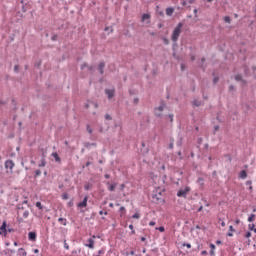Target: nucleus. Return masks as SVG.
<instances>
[{
	"label": "nucleus",
	"instance_id": "1",
	"mask_svg": "<svg viewBox=\"0 0 256 256\" xmlns=\"http://www.w3.org/2000/svg\"><path fill=\"white\" fill-rule=\"evenodd\" d=\"M181 29H183V22L178 23L172 32L171 40L173 41V43H177V41H179Z\"/></svg>",
	"mask_w": 256,
	"mask_h": 256
},
{
	"label": "nucleus",
	"instance_id": "2",
	"mask_svg": "<svg viewBox=\"0 0 256 256\" xmlns=\"http://www.w3.org/2000/svg\"><path fill=\"white\" fill-rule=\"evenodd\" d=\"M189 191H191V188L188 186L185 189H180L177 192V197H183L184 199H186L187 193H189Z\"/></svg>",
	"mask_w": 256,
	"mask_h": 256
},
{
	"label": "nucleus",
	"instance_id": "3",
	"mask_svg": "<svg viewBox=\"0 0 256 256\" xmlns=\"http://www.w3.org/2000/svg\"><path fill=\"white\" fill-rule=\"evenodd\" d=\"M161 192H156L152 194V199L155 203H163L165 200L161 197Z\"/></svg>",
	"mask_w": 256,
	"mask_h": 256
},
{
	"label": "nucleus",
	"instance_id": "4",
	"mask_svg": "<svg viewBox=\"0 0 256 256\" xmlns=\"http://www.w3.org/2000/svg\"><path fill=\"white\" fill-rule=\"evenodd\" d=\"M235 81H240L242 87H247V80L243 79V75L237 74L234 76Z\"/></svg>",
	"mask_w": 256,
	"mask_h": 256
},
{
	"label": "nucleus",
	"instance_id": "5",
	"mask_svg": "<svg viewBox=\"0 0 256 256\" xmlns=\"http://www.w3.org/2000/svg\"><path fill=\"white\" fill-rule=\"evenodd\" d=\"M0 235L7 237V221H4L0 226Z\"/></svg>",
	"mask_w": 256,
	"mask_h": 256
},
{
	"label": "nucleus",
	"instance_id": "6",
	"mask_svg": "<svg viewBox=\"0 0 256 256\" xmlns=\"http://www.w3.org/2000/svg\"><path fill=\"white\" fill-rule=\"evenodd\" d=\"M4 167L5 169H10V171H13V167H15V162H13V160H6Z\"/></svg>",
	"mask_w": 256,
	"mask_h": 256
},
{
	"label": "nucleus",
	"instance_id": "7",
	"mask_svg": "<svg viewBox=\"0 0 256 256\" xmlns=\"http://www.w3.org/2000/svg\"><path fill=\"white\" fill-rule=\"evenodd\" d=\"M98 72L100 73V75H105V61H101L99 64H98Z\"/></svg>",
	"mask_w": 256,
	"mask_h": 256
},
{
	"label": "nucleus",
	"instance_id": "8",
	"mask_svg": "<svg viewBox=\"0 0 256 256\" xmlns=\"http://www.w3.org/2000/svg\"><path fill=\"white\" fill-rule=\"evenodd\" d=\"M105 94L107 95L108 99H112L115 97V88L113 89H105Z\"/></svg>",
	"mask_w": 256,
	"mask_h": 256
},
{
	"label": "nucleus",
	"instance_id": "9",
	"mask_svg": "<svg viewBox=\"0 0 256 256\" xmlns=\"http://www.w3.org/2000/svg\"><path fill=\"white\" fill-rule=\"evenodd\" d=\"M28 239L29 241H37V232H29L28 233Z\"/></svg>",
	"mask_w": 256,
	"mask_h": 256
},
{
	"label": "nucleus",
	"instance_id": "10",
	"mask_svg": "<svg viewBox=\"0 0 256 256\" xmlns=\"http://www.w3.org/2000/svg\"><path fill=\"white\" fill-rule=\"evenodd\" d=\"M87 201H89V196H85L82 202L78 203L77 207H87Z\"/></svg>",
	"mask_w": 256,
	"mask_h": 256
},
{
	"label": "nucleus",
	"instance_id": "11",
	"mask_svg": "<svg viewBox=\"0 0 256 256\" xmlns=\"http://www.w3.org/2000/svg\"><path fill=\"white\" fill-rule=\"evenodd\" d=\"M85 67H87L88 71H95V66L93 65H87V63H83L81 66H80V69L81 71H83V69H85Z\"/></svg>",
	"mask_w": 256,
	"mask_h": 256
},
{
	"label": "nucleus",
	"instance_id": "12",
	"mask_svg": "<svg viewBox=\"0 0 256 256\" xmlns=\"http://www.w3.org/2000/svg\"><path fill=\"white\" fill-rule=\"evenodd\" d=\"M87 242L88 244H86V247H88L89 249H95V240H93L92 238H89Z\"/></svg>",
	"mask_w": 256,
	"mask_h": 256
},
{
	"label": "nucleus",
	"instance_id": "13",
	"mask_svg": "<svg viewBox=\"0 0 256 256\" xmlns=\"http://www.w3.org/2000/svg\"><path fill=\"white\" fill-rule=\"evenodd\" d=\"M141 153H142V155H147V153H149V149L148 148H146V144H145V142H142L141 143Z\"/></svg>",
	"mask_w": 256,
	"mask_h": 256
},
{
	"label": "nucleus",
	"instance_id": "14",
	"mask_svg": "<svg viewBox=\"0 0 256 256\" xmlns=\"http://www.w3.org/2000/svg\"><path fill=\"white\" fill-rule=\"evenodd\" d=\"M173 13H175V8H173V7L166 8V15L168 17H173Z\"/></svg>",
	"mask_w": 256,
	"mask_h": 256
},
{
	"label": "nucleus",
	"instance_id": "15",
	"mask_svg": "<svg viewBox=\"0 0 256 256\" xmlns=\"http://www.w3.org/2000/svg\"><path fill=\"white\" fill-rule=\"evenodd\" d=\"M192 105H193L194 107H201V105H203V101L198 100V99H194V100L192 101Z\"/></svg>",
	"mask_w": 256,
	"mask_h": 256
},
{
	"label": "nucleus",
	"instance_id": "16",
	"mask_svg": "<svg viewBox=\"0 0 256 256\" xmlns=\"http://www.w3.org/2000/svg\"><path fill=\"white\" fill-rule=\"evenodd\" d=\"M106 185H108V191H115V187H117V183L111 184L109 182H106Z\"/></svg>",
	"mask_w": 256,
	"mask_h": 256
},
{
	"label": "nucleus",
	"instance_id": "17",
	"mask_svg": "<svg viewBox=\"0 0 256 256\" xmlns=\"http://www.w3.org/2000/svg\"><path fill=\"white\" fill-rule=\"evenodd\" d=\"M84 147L86 149H91V147H97V143H95V142H93V143L84 142Z\"/></svg>",
	"mask_w": 256,
	"mask_h": 256
},
{
	"label": "nucleus",
	"instance_id": "18",
	"mask_svg": "<svg viewBox=\"0 0 256 256\" xmlns=\"http://www.w3.org/2000/svg\"><path fill=\"white\" fill-rule=\"evenodd\" d=\"M239 178L240 179H247V170L240 171Z\"/></svg>",
	"mask_w": 256,
	"mask_h": 256
},
{
	"label": "nucleus",
	"instance_id": "19",
	"mask_svg": "<svg viewBox=\"0 0 256 256\" xmlns=\"http://www.w3.org/2000/svg\"><path fill=\"white\" fill-rule=\"evenodd\" d=\"M52 157H54L56 163H61V157H59L57 152L52 153Z\"/></svg>",
	"mask_w": 256,
	"mask_h": 256
},
{
	"label": "nucleus",
	"instance_id": "20",
	"mask_svg": "<svg viewBox=\"0 0 256 256\" xmlns=\"http://www.w3.org/2000/svg\"><path fill=\"white\" fill-rule=\"evenodd\" d=\"M164 109H165V101L162 100L160 102V106L156 107V110L162 112Z\"/></svg>",
	"mask_w": 256,
	"mask_h": 256
},
{
	"label": "nucleus",
	"instance_id": "21",
	"mask_svg": "<svg viewBox=\"0 0 256 256\" xmlns=\"http://www.w3.org/2000/svg\"><path fill=\"white\" fill-rule=\"evenodd\" d=\"M147 19H151V14L149 13H144L141 17V21H147Z\"/></svg>",
	"mask_w": 256,
	"mask_h": 256
},
{
	"label": "nucleus",
	"instance_id": "22",
	"mask_svg": "<svg viewBox=\"0 0 256 256\" xmlns=\"http://www.w3.org/2000/svg\"><path fill=\"white\" fill-rule=\"evenodd\" d=\"M205 57L201 58V64L199 65L200 69H202L203 71H205L206 66H205Z\"/></svg>",
	"mask_w": 256,
	"mask_h": 256
},
{
	"label": "nucleus",
	"instance_id": "23",
	"mask_svg": "<svg viewBox=\"0 0 256 256\" xmlns=\"http://www.w3.org/2000/svg\"><path fill=\"white\" fill-rule=\"evenodd\" d=\"M18 251L20 256H27V251H25V248H19Z\"/></svg>",
	"mask_w": 256,
	"mask_h": 256
},
{
	"label": "nucleus",
	"instance_id": "24",
	"mask_svg": "<svg viewBox=\"0 0 256 256\" xmlns=\"http://www.w3.org/2000/svg\"><path fill=\"white\" fill-rule=\"evenodd\" d=\"M58 222L61 223L62 225L66 226L67 225V219L66 218H58Z\"/></svg>",
	"mask_w": 256,
	"mask_h": 256
},
{
	"label": "nucleus",
	"instance_id": "25",
	"mask_svg": "<svg viewBox=\"0 0 256 256\" xmlns=\"http://www.w3.org/2000/svg\"><path fill=\"white\" fill-rule=\"evenodd\" d=\"M47 165V160H45V158L43 157L41 159V163L38 164V167H45Z\"/></svg>",
	"mask_w": 256,
	"mask_h": 256
},
{
	"label": "nucleus",
	"instance_id": "26",
	"mask_svg": "<svg viewBox=\"0 0 256 256\" xmlns=\"http://www.w3.org/2000/svg\"><path fill=\"white\" fill-rule=\"evenodd\" d=\"M11 101H12V105L14 106V107H13V111L16 112L17 109H18V108H17V101H15V98H13Z\"/></svg>",
	"mask_w": 256,
	"mask_h": 256
},
{
	"label": "nucleus",
	"instance_id": "27",
	"mask_svg": "<svg viewBox=\"0 0 256 256\" xmlns=\"http://www.w3.org/2000/svg\"><path fill=\"white\" fill-rule=\"evenodd\" d=\"M253 221H255V214H251V215L248 217V222H249V223H253Z\"/></svg>",
	"mask_w": 256,
	"mask_h": 256
},
{
	"label": "nucleus",
	"instance_id": "28",
	"mask_svg": "<svg viewBox=\"0 0 256 256\" xmlns=\"http://www.w3.org/2000/svg\"><path fill=\"white\" fill-rule=\"evenodd\" d=\"M155 229H156V231H160V233H165V227L164 226L156 227Z\"/></svg>",
	"mask_w": 256,
	"mask_h": 256
},
{
	"label": "nucleus",
	"instance_id": "29",
	"mask_svg": "<svg viewBox=\"0 0 256 256\" xmlns=\"http://www.w3.org/2000/svg\"><path fill=\"white\" fill-rule=\"evenodd\" d=\"M86 130L90 135L93 133V129H91V126L89 124H87Z\"/></svg>",
	"mask_w": 256,
	"mask_h": 256
},
{
	"label": "nucleus",
	"instance_id": "30",
	"mask_svg": "<svg viewBox=\"0 0 256 256\" xmlns=\"http://www.w3.org/2000/svg\"><path fill=\"white\" fill-rule=\"evenodd\" d=\"M224 22L231 24V17L225 16V17H224Z\"/></svg>",
	"mask_w": 256,
	"mask_h": 256
},
{
	"label": "nucleus",
	"instance_id": "31",
	"mask_svg": "<svg viewBox=\"0 0 256 256\" xmlns=\"http://www.w3.org/2000/svg\"><path fill=\"white\" fill-rule=\"evenodd\" d=\"M217 83H219V76L213 78V85H217Z\"/></svg>",
	"mask_w": 256,
	"mask_h": 256
},
{
	"label": "nucleus",
	"instance_id": "32",
	"mask_svg": "<svg viewBox=\"0 0 256 256\" xmlns=\"http://www.w3.org/2000/svg\"><path fill=\"white\" fill-rule=\"evenodd\" d=\"M40 175H41V171L38 169L35 171L34 178L37 179V177H40Z\"/></svg>",
	"mask_w": 256,
	"mask_h": 256
},
{
	"label": "nucleus",
	"instance_id": "33",
	"mask_svg": "<svg viewBox=\"0 0 256 256\" xmlns=\"http://www.w3.org/2000/svg\"><path fill=\"white\" fill-rule=\"evenodd\" d=\"M177 147H181L183 145V138H180L179 141L176 143Z\"/></svg>",
	"mask_w": 256,
	"mask_h": 256
},
{
	"label": "nucleus",
	"instance_id": "34",
	"mask_svg": "<svg viewBox=\"0 0 256 256\" xmlns=\"http://www.w3.org/2000/svg\"><path fill=\"white\" fill-rule=\"evenodd\" d=\"M23 217H24V219H27V217H29V210L24 211Z\"/></svg>",
	"mask_w": 256,
	"mask_h": 256
},
{
	"label": "nucleus",
	"instance_id": "35",
	"mask_svg": "<svg viewBox=\"0 0 256 256\" xmlns=\"http://www.w3.org/2000/svg\"><path fill=\"white\" fill-rule=\"evenodd\" d=\"M141 215L139 213H135L132 215V219H139Z\"/></svg>",
	"mask_w": 256,
	"mask_h": 256
},
{
	"label": "nucleus",
	"instance_id": "36",
	"mask_svg": "<svg viewBox=\"0 0 256 256\" xmlns=\"http://www.w3.org/2000/svg\"><path fill=\"white\" fill-rule=\"evenodd\" d=\"M248 229H249L250 231H254V230H255V224H249V225H248Z\"/></svg>",
	"mask_w": 256,
	"mask_h": 256
},
{
	"label": "nucleus",
	"instance_id": "37",
	"mask_svg": "<svg viewBox=\"0 0 256 256\" xmlns=\"http://www.w3.org/2000/svg\"><path fill=\"white\" fill-rule=\"evenodd\" d=\"M62 199H64L65 201H67V199H69V194L63 193V194H62Z\"/></svg>",
	"mask_w": 256,
	"mask_h": 256
},
{
	"label": "nucleus",
	"instance_id": "38",
	"mask_svg": "<svg viewBox=\"0 0 256 256\" xmlns=\"http://www.w3.org/2000/svg\"><path fill=\"white\" fill-rule=\"evenodd\" d=\"M164 45H169V39L163 37L162 38Z\"/></svg>",
	"mask_w": 256,
	"mask_h": 256
},
{
	"label": "nucleus",
	"instance_id": "39",
	"mask_svg": "<svg viewBox=\"0 0 256 256\" xmlns=\"http://www.w3.org/2000/svg\"><path fill=\"white\" fill-rule=\"evenodd\" d=\"M14 73H19V64L14 66Z\"/></svg>",
	"mask_w": 256,
	"mask_h": 256
},
{
	"label": "nucleus",
	"instance_id": "40",
	"mask_svg": "<svg viewBox=\"0 0 256 256\" xmlns=\"http://www.w3.org/2000/svg\"><path fill=\"white\" fill-rule=\"evenodd\" d=\"M175 117V115L173 114H168V119H170V123H173V118Z\"/></svg>",
	"mask_w": 256,
	"mask_h": 256
},
{
	"label": "nucleus",
	"instance_id": "41",
	"mask_svg": "<svg viewBox=\"0 0 256 256\" xmlns=\"http://www.w3.org/2000/svg\"><path fill=\"white\" fill-rule=\"evenodd\" d=\"M220 129V126L219 125H215L214 126V131H213V134L215 135V133H217V131Z\"/></svg>",
	"mask_w": 256,
	"mask_h": 256
},
{
	"label": "nucleus",
	"instance_id": "42",
	"mask_svg": "<svg viewBox=\"0 0 256 256\" xmlns=\"http://www.w3.org/2000/svg\"><path fill=\"white\" fill-rule=\"evenodd\" d=\"M105 119H106V121H111L113 119V117H111V115H109V114H106Z\"/></svg>",
	"mask_w": 256,
	"mask_h": 256
},
{
	"label": "nucleus",
	"instance_id": "43",
	"mask_svg": "<svg viewBox=\"0 0 256 256\" xmlns=\"http://www.w3.org/2000/svg\"><path fill=\"white\" fill-rule=\"evenodd\" d=\"M36 207L39 209H43V205L41 204V202H36Z\"/></svg>",
	"mask_w": 256,
	"mask_h": 256
},
{
	"label": "nucleus",
	"instance_id": "44",
	"mask_svg": "<svg viewBox=\"0 0 256 256\" xmlns=\"http://www.w3.org/2000/svg\"><path fill=\"white\" fill-rule=\"evenodd\" d=\"M104 31H110V33H113V27H105Z\"/></svg>",
	"mask_w": 256,
	"mask_h": 256
},
{
	"label": "nucleus",
	"instance_id": "45",
	"mask_svg": "<svg viewBox=\"0 0 256 256\" xmlns=\"http://www.w3.org/2000/svg\"><path fill=\"white\" fill-rule=\"evenodd\" d=\"M64 249L69 250V244H67V240H64Z\"/></svg>",
	"mask_w": 256,
	"mask_h": 256
},
{
	"label": "nucleus",
	"instance_id": "46",
	"mask_svg": "<svg viewBox=\"0 0 256 256\" xmlns=\"http://www.w3.org/2000/svg\"><path fill=\"white\" fill-rule=\"evenodd\" d=\"M57 34H53V36L51 37V41H57Z\"/></svg>",
	"mask_w": 256,
	"mask_h": 256
},
{
	"label": "nucleus",
	"instance_id": "47",
	"mask_svg": "<svg viewBox=\"0 0 256 256\" xmlns=\"http://www.w3.org/2000/svg\"><path fill=\"white\" fill-rule=\"evenodd\" d=\"M174 144H173V139L171 140L170 144L168 145V149H173Z\"/></svg>",
	"mask_w": 256,
	"mask_h": 256
},
{
	"label": "nucleus",
	"instance_id": "48",
	"mask_svg": "<svg viewBox=\"0 0 256 256\" xmlns=\"http://www.w3.org/2000/svg\"><path fill=\"white\" fill-rule=\"evenodd\" d=\"M183 247H187V249H191V244L190 243H184Z\"/></svg>",
	"mask_w": 256,
	"mask_h": 256
},
{
	"label": "nucleus",
	"instance_id": "49",
	"mask_svg": "<svg viewBox=\"0 0 256 256\" xmlns=\"http://www.w3.org/2000/svg\"><path fill=\"white\" fill-rule=\"evenodd\" d=\"M197 143H198V145H201V144L203 143V139H202L201 137H199V138L197 139Z\"/></svg>",
	"mask_w": 256,
	"mask_h": 256
},
{
	"label": "nucleus",
	"instance_id": "50",
	"mask_svg": "<svg viewBox=\"0 0 256 256\" xmlns=\"http://www.w3.org/2000/svg\"><path fill=\"white\" fill-rule=\"evenodd\" d=\"M245 237L246 239H249V237H251V231L246 232Z\"/></svg>",
	"mask_w": 256,
	"mask_h": 256
},
{
	"label": "nucleus",
	"instance_id": "51",
	"mask_svg": "<svg viewBox=\"0 0 256 256\" xmlns=\"http://www.w3.org/2000/svg\"><path fill=\"white\" fill-rule=\"evenodd\" d=\"M246 185L251 187V185H253V182L251 180H248V181H246Z\"/></svg>",
	"mask_w": 256,
	"mask_h": 256
},
{
	"label": "nucleus",
	"instance_id": "52",
	"mask_svg": "<svg viewBox=\"0 0 256 256\" xmlns=\"http://www.w3.org/2000/svg\"><path fill=\"white\" fill-rule=\"evenodd\" d=\"M133 103H134V105L139 104V98H134Z\"/></svg>",
	"mask_w": 256,
	"mask_h": 256
},
{
	"label": "nucleus",
	"instance_id": "53",
	"mask_svg": "<svg viewBox=\"0 0 256 256\" xmlns=\"http://www.w3.org/2000/svg\"><path fill=\"white\" fill-rule=\"evenodd\" d=\"M234 89H235V86L230 85L229 88H228V91L231 93V91H233Z\"/></svg>",
	"mask_w": 256,
	"mask_h": 256
},
{
	"label": "nucleus",
	"instance_id": "54",
	"mask_svg": "<svg viewBox=\"0 0 256 256\" xmlns=\"http://www.w3.org/2000/svg\"><path fill=\"white\" fill-rule=\"evenodd\" d=\"M149 225H150V227H155L156 222H155V221H150V222H149Z\"/></svg>",
	"mask_w": 256,
	"mask_h": 256
},
{
	"label": "nucleus",
	"instance_id": "55",
	"mask_svg": "<svg viewBox=\"0 0 256 256\" xmlns=\"http://www.w3.org/2000/svg\"><path fill=\"white\" fill-rule=\"evenodd\" d=\"M119 211L120 213H125V206L120 207Z\"/></svg>",
	"mask_w": 256,
	"mask_h": 256
},
{
	"label": "nucleus",
	"instance_id": "56",
	"mask_svg": "<svg viewBox=\"0 0 256 256\" xmlns=\"http://www.w3.org/2000/svg\"><path fill=\"white\" fill-rule=\"evenodd\" d=\"M190 59H191V61H195V54L191 53L190 54Z\"/></svg>",
	"mask_w": 256,
	"mask_h": 256
},
{
	"label": "nucleus",
	"instance_id": "57",
	"mask_svg": "<svg viewBox=\"0 0 256 256\" xmlns=\"http://www.w3.org/2000/svg\"><path fill=\"white\" fill-rule=\"evenodd\" d=\"M210 249H211V251H215V244L211 243L210 244Z\"/></svg>",
	"mask_w": 256,
	"mask_h": 256
},
{
	"label": "nucleus",
	"instance_id": "58",
	"mask_svg": "<svg viewBox=\"0 0 256 256\" xmlns=\"http://www.w3.org/2000/svg\"><path fill=\"white\" fill-rule=\"evenodd\" d=\"M17 209H18V210H23V209H25V207H23V205L18 204V205H17Z\"/></svg>",
	"mask_w": 256,
	"mask_h": 256
},
{
	"label": "nucleus",
	"instance_id": "59",
	"mask_svg": "<svg viewBox=\"0 0 256 256\" xmlns=\"http://www.w3.org/2000/svg\"><path fill=\"white\" fill-rule=\"evenodd\" d=\"M103 254H105V250L104 249H101V250L98 251V255H103Z\"/></svg>",
	"mask_w": 256,
	"mask_h": 256
},
{
	"label": "nucleus",
	"instance_id": "60",
	"mask_svg": "<svg viewBox=\"0 0 256 256\" xmlns=\"http://www.w3.org/2000/svg\"><path fill=\"white\" fill-rule=\"evenodd\" d=\"M229 231H231V232H235V228H233V226H232V225H230V226H229Z\"/></svg>",
	"mask_w": 256,
	"mask_h": 256
},
{
	"label": "nucleus",
	"instance_id": "61",
	"mask_svg": "<svg viewBox=\"0 0 256 256\" xmlns=\"http://www.w3.org/2000/svg\"><path fill=\"white\" fill-rule=\"evenodd\" d=\"M108 213L107 212H103V210H100L99 211V215H107Z\"/></svg>",
	"mask_w": 256,
	"mask_h": 256
},
{
	"label": "nucleus",
	"instance_id": "62",
	"mask_svg": "<svg viewBox=\"0 0 256 256\" xmlns=\"http://www.w3.org/2000/svg\"><path fill=\"white\" fill-rule=\"evenodd\" d=\"M201 211H203V206H200V207L197 209V213H201Z\"/></svg>",
	"mask_w": 256,
	"mask_h": 256
},
{
	"label": "nucleus",
	"instance_id": "63",
	"mask_svg": "<svg viewBox=\"0 0 256 256\" xmlns=\"http://www.w3.org/2000/svg\"><path fill=\"white\" fill-rule=\"evenodd\" d=\"M8 251H9V253H11V255H14V253H15V250H13V249H8Z\"/></svg>",
	"mask_w": 256,
	"mask_h": 256
},
{
	"label": "nucleus",
	"instance_id": "64",
	"mask_svg": "<svg viewBox=\"0 0 256 256\" xmlns=\"http://www.w3.org/2000/svg\"><path fill=\"white\" fill-rule=\"evenodd\" d=\"M210 255L215 256V250H210Z\"/></svg>",
	"mask_w": 256,
	"mask_h": 256
}]
</instances>
